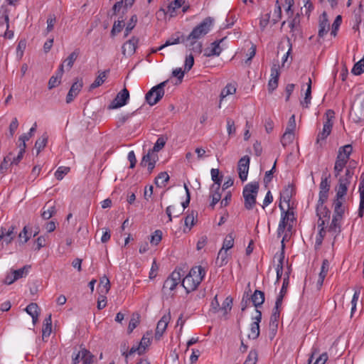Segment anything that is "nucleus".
<instances>
[{
  "label": "nucleus",
  "instance_id": "obj_1",
  "mask_svg": "<svg viewBox=\"0 0 364 364\" xmlns=\"http://www.w3.org/2000/svg\"><path fill=\"white\" fill-rule=\"evenodd\" d=\"M214 19L212 17H206L198 26H196L188 36L183 37L182 43L191 52L200 54L203 50V43L199 41L204 37L213 26Z\"/></svg>",
  "mask_w": 364,
  "mask_h": 364
},
{
  "label": "nucleus",
  "instance_id": "obj_2",
  "mask_svg": "<svg viewBox=\"0 0 364 364\" xmlns=\"http://www.w3.org/2000/svg\"><path fill=\"white\" fill-rule=\"evenodd\" d=\"M205 275V270L201 266H196L191 268L189 273L181 281V285L186 289V293H190L197 289Z\"/></svg>",
  "mask_w": 364,
  "mask_h": 364
},
{
  "label": "nucleus",
  "instance_id": "obj_3",
  "mask_svg": "<svg viewBox=\"0 0 364 364\" xmlns=\"http://www.w3.org/2000/svg\"><path fill=\"white\" fill-rule=\"evenodd\" d=\"M326 120L323 122V127L321 131L318 133L316 140L317 148H322L326 144V139L331 134L333 125V119L335 117V112L332 109H328L325 113Z\"/></svg>",
  "mask_w": 364,
  "mask_h": 364
},
{
  "label": "nucleus",
  "instance_id": "obj_4",
  "mask_svg": "<svg viewBox=\"0 0 364 364\" xmlns=\"http://www.w3.org/2000/svg\"><path fill=\"white\" fill-rule=\"evenodd\" d=\"M259 185L257 181L246 184L243 188L242 196L244 205L247 210H252L256 204V199L259 191Z\"/></svg>",
  "mask_w": 364,
  "mask_h": 364
},
{
  "label": "nucleus",
  "instance_id": "obj_5",
  "mask_svg": "<svg viewBox=\"0 0 364 364\" xmlns=\"http://www.w3.org/2000/svg\"><path fill=\"white\" fill-rule=\"evenodd\" d=\"M354 169L348 167L346 170L344 176H342L338 179V185L336 187V198L338 199H343L346 195L348 186L351 183L353 178Z\"/></svg>",
  "mask_w": 364,
  "mask_h": 364
},
{
  "label": "nucleus",
  "instance_id": "obj_6",
  "mask_svg": "<svg viewBox=\"0 0 364 364\" xmlns=\"http://www.w3.org/2000/svg\"><path fill=\"white\" fill-rule=\"evenodd\" d=\"M168 83V80H165L156 86H154L146 94V102L151 106L157 104L164 95V87Z\"/></svg>",
  "mask_w": 364,
  "mask_h": 364
},
{
  "label": "nucleus",
  "instance_id": "obj_7",
  "mask_svg": "<svg viewBox=\"0 0 364 364\" xmlns=\"http://www.w3.org/2000/svg\"><path fill=\"white\" fill-rule=\"evenodd\" d=\"M182 269H175L165 280L162 291L166 294H170L176 287L181 282Z\"/></svg>",
  "mask_w": 364,
  "mask_h": 364
},
{
  "label": "nucleus",
  "instance_id": "obj_8",
  "mask_svg": "<svg viewBox=\"0 0 364 364\" xmlns=\"http://www.w3.org/2000/svg\"><path fill=\"white\" fill-rule=\"evenodd\" d=\"M325 203L326 202H322L321 203V200L318 199L316 205V215L318 217V226H324L326 221H328L330 219L331 211L324 205Z\"/></svg>",
  "mask_w": 364,
  "mask_h": 364
},
{
  "label": "nucleus",
  "instance_id": "obj_9",
  "mask_svg": "<svg viewBox=\"0 0 364 364\" xmlns=\"http://www.w3.org/2000/svg\"><path fill=\"white\" fill-rule=\"evenodd\" d=\"M129 99V92L127 88H124L119 92L115 98L112 101L109 105V109H117L127 105Z\"/></svg>",
  "mask_w": 364,
  "mask_h": 364
},
{
  "label": "nucleus",
  "instance_id": "obj_10",
  "mask_svg": "<svg viewBox=\"0 0 364 364\" xmlns=\"http://www.w3.org/2000/svg\"><path fill=\"white\" fill-rule=\"evenodd\" d=\"M159 159L157 154L153 151L149 150L148 153L143 156L140 165L141 166H147L149 173L152 172L155 167V164Z\"/></svg>",
  "mask_w": 364,
  "mask_h": 364
},
{
  "label": "nucleus",
  "instance_id": "obj_11",
  "mask_svg": "<svg viewBox=\"0 0 364 364\" xmlns=\"http://www.w3.org/2000/svg\"><path fill=\"white\" fill-rule=\"evenodd\" d=\"M331 175L328 174L326 176H322L321 181L319 185V193H318V199L321 200V203L322 202H326L328 198V192L330 190V181L329 178Z\"/></svg>",
  "mask_w": 364,
  "mask_h": 364
},
{
  "label": "nucleus",
  "instance_id": "obj_12",
  "mask_svg": "<svg viewBox=\"0 0 364 364\" xmlns=\"http://www.w3.org/2000/svg\"><path fill=\"white\" fill-rule=\"evenodd\" d=\"M250 157L248 156H244L238 161V174L240 180L243 182L247 180L249 167H250Z\"/></svg>",
  "mask_w": 364,
  "mask_h": 364
},
{
  "label": "nucleus",
  "instance_id": "obj_13",
  "mask_svg": "<svg viewBox=\"0 0 364 364\" xmlns=\"http://www.w3.org/2000/svg\"><path fill=\"white\" fill-rule=\"evenodd\" d=\"M171 319V314L168 313L167 314L164 315L161 319L158 321L155 332V339L159 341L164 333L165 332L168 323Z\"/></svg>",
  "mask_w": 364,
  "mask_h": 364
},
{
  "label": "nucleus",
  "instance_id": "obj_14",
  "mask_svg": "<svg viewBox=\"0 0 364 364\" xmlns=\"http://www.w3.org/2000/svg\"><path fill=\"white\" fill-rule=\"evenodd\" d=\"M279 75V65L274 63L271 68V77L268 82V90L270 92H272L277 87Z\"/></svg>",
  "mask_w": 364,
  "mask_h": 364
},
{
  "label": "nucleus",
  "instance_id": "obj_15",
  "mask_svg": "<svg viewBox=\"0 0 364 364\" xmlns=\"http://www.w3.org/2000/svg\"><path fill=\"white\" fill-rule=\"evenodd\" d=\"M279 75V65L274 63L271 68V77L268 82V90L270 92H272L277 87Z\"/></svg>",
  "mask_w": 364,
  "mask_h": 364
},
{
  "label": "nucleus",
  "instance_id": "obj_16",
  "mask_svg": "<svg viewBox=\"0 0 364 364\" xmlns=\"http://www.w3.org/2000/svg\"><path fill=\"white\" fill-rule=\"evenodd\" d=\"M279 75V65L274 63L271 68V77L268 82V90L270 92H272L277 87Z\"/></svg>",
  "mask_w": 364,
  "mask_h": 364
},
{
  "label": "nucleus",
  "instance_id": "obj_17",
  "mask_svg": "<svg viewBox=\"0 0 364 364\" xmlns=\"http://www.w3.org/2000/svg\"><path fill=\"white\" fill-rule=\"evenodd\" d=\"M330 30V23L326 11H323L318 19V36L323 38Z\"/></svg>",
  "mask_w": 364,
  "mask_h": 364
},
{
  "label": "nucleus",
  "instance_id": "obj_18",
  "mask_svg": "<svg viewBox=\"0 0 364 364\" xmlns=\"http://www.w3.org/2000/svg\"><path fill=\"white\" fill-rule=\"evenodd\" d=\"M138 42L139 39L136 37L125 42L122 47V54L126 57L132 55L136 51Z\"/></svg>",
  "mask_w": 364,
  "mask_h": 364
},
{
  "label": "nucleus",
  "instance_id": "obj_19",
  "mask_svg": "<svg viewBox=\"0 0 364 364\" xmlns=\"http://www.w3.org/2000/svg\"><path fill=\"white\" fill-rule=\"evenodd\" d=\"M82 86L83 82L82 80H77L75 82H73L66 96V102L68 104L72 102L78 95L79 92L82 88Z\"/></svg>",
  "mask_w": 364,
  "mask_h": 364
},
{
  "label": "nucleus",
  "instance_id": "obj_20",
  "mask_svg": "<svg viewBox=\"0 0 364 364\" xmlns=\"http://www.w3.org/2000/svg\"><path fill=\"white\" fill-rule=\"evenodd\" d=\"M15 229L16 227L14 225H11L8 230L3 227L1 228L0 241L3 240L6 245L11 243L16 236Z\"/></svg>",
  "mask_w": 364,
  "mask_h": 364
},
{
  "label": "nucleus",
  "instance_id": "obj_21",
  "mask_svg": "<svg viewBox=\"0 0 364 364\" xmlns=\"http://www.w3.org/2000/svg\"><path fill=\"white\" fill-rule=\"evenodd\" d=\"M183 37H186V36L181 34L180 32H177L173 36H171L164 44L159 47L156 50H154V52H156L157 50H161L165 47H167L168 46L176 45L180 43H182V39Z\"/></svg>",
  "mask_w": 364,
  "mask_h": 364
},
{
  "label": "nucleus",
  "instance_id": "obj_22",
  "mask_svg": "<svg viewBox=\"0 0 364 364\" xmlns=\"http://www.w3.org/2000/svg\"><path fill=\"white\" fill-rule=\"evenodd\" d=\"M183 3L184 1L183 0H174L168 4L166 11L164 9H160L159 11H163L165 14H169L171 17H173L176 14V10L180 9L183 6Z\"/></svg>",
  "mask_w": 364,
  "mask_h": 364
},
{
  "label": "nucleus",
  "instance_id": "obj_23",
  "mask_svg": "<svg viewBox=\"0 0 364 364\" xmlns=\"http://www.w3.org/2000/svg\"><path fill=\"white\" fill-rule=\"evenodd\" d=\"M359 193H360V204L358 208V216L362 218L364 212V172L360 175V182L359 184Z\"/></svg>",
  "mask_w": 364,
  "mask_h": 364
},
{
  "label": "nucleus",
  "instance_id": "obj_24",
  "mask_svg": "<svg viewBox=\"0 0 364 364\" xmlns=\"http://www.w3.org/2000/svg\"><path fill=\"white\" fill-rule=\"evenodd\" d=\"M295 194L294 186L292 184H288L284 187L282 193H280V198L284 200V202L288 203L289 205V202L292 196Z\"/></svg>",
  "mask_w": 364,
  "mask_h": 364
},
{
  "label": "nucleus",
  "instance_id": "obj_25",
  "mask_svg": "<svg viewBox=\"0 0 364 364\" xmlns=\"http://www.w3.org/2000/svg\"><path fill=\"white\" fill-rule=\"evenodd\" d=\"M63 73H64L63 64H60L58 68V70L56 73V75L52 76L48 81V88L50 90L55 87L56 86H58L60 84V79L63 75Z\"/></svg>",
  "mask_w": 364,
  "mask_h": 364
},
{
  "label": "nucleus",
  "instance_id": "obj_26",
  "mask_svg": "<svg viewBox=\"0 0 364 364\" xmlns=\"http://www.w3.org/2000/svg\"><path fill=\"white\" fill-rule=\"evenodd\" d=\"M281 307L282 306H277V304H275V306L273 309L269 321V326L271 328H272L273 330L277 329L278 322L280 316Z\"/></svg>",
  "mask_w": 364,
  "mask_h": 364
},
{
  "label": "nucleus",
  "instance_id": "obj_27",
  "mask_svg": "<svg viewBox=\"0 0 364 364\" xmlns=\"http://www.w3.org/2000/svg\"><path fill=\"white\" fill-rule=\"evenodd\" d=\"M343 199L335 198L333 206V216H336L343 219L345 213V206L343 205Z\"/></svg>",
  "mask_w": 364,
  "mask_h": 364
},
{
  "label": "nucleus",
  "instance_id": "obj_28",
  "mask_svg": "<svg viewBox=\"0 0 364 364\" xmlns=\"http://www.w3.org/2000/svg\"><path fill=\"white\" fill-rule=\"evenodd\" d=\"M251 301L253 306L257 309L260 307L264 302V293L260 290L256 289L251 296Z\"/></svg>",
  "mask_w": 364,
  "mask_h": 364
},
{
  "label": "nucleus",
  "instance_id": "obj_29",
  "mask_svg": "<svg viewBox=\"0 0 364 364\" xmlns=\"http://www.w3.org/2000/svg\"><path fill=\"white\" fill-rule=\"evenodd\" d=\"M289 274H287L286 277L284 278L282 287L281 288L279 294L276 299L275 304H277V306L282 305L283 299H284V296H285V294H287V287H288L289 282Z\"/></svg>",
  "mask_w": 364,
  "mask_h": 364
},
{
  "label": "nucleus",
  "instance_id": "obj_30",
  "mask_svg": "<svg viewBox=\"0 0 364 364\" xmlns=\"http://www.w3.org/2000/svg\"><path fill=\"white\" fill-rule=\"evenodd\" d=\"M56 212L55 205L50 201L46 203L42 209L41 216L44 220L50 219Z\"/></svg>",
  "mask_w": 364,
  "mask_h": 364
},
{
  "label": "nucleus",
  "instance_id": "obj_31",
  "mask_svg": "<svg viewBox=\"0 0 364 364\" xmlns=\"http://www.w3.org/2000/svg\"><path fill=\"white\" fill-rule=\"evenodd\" d=\"M307 89L305 92V97L303 101L301 102V105L303 107L308 108L311 104V84L312 81L311 77L308 78Z\"/></svg>",
  "mask_w": 364,
  "mask_h": 364
},
{
  "label": "nucleus",
  "instance_id": "obj_32",
  "mask_svg": "<svg viewBox=\"0 0 364 364\" xmlns=\"http://www.w3.org/2000/svg\"><path fill=\"white\" fill-rule=\"evenodd\" d=\"M211 178L213 181L214 183L211 186L213 188L218 189L220 188L221 183L223 181V176L220 175L219 169L218 168H212L210 171Z\"/></svg>",
  "mask_w": 364,
  "mask_h": 364
},
{
  "label": "nucleus",
  "instance_id": "obj_33",
  "mask_svg": "<svg viewBox=\"0 0 364 364\" xmlns=\"http://www.w3.org/2000/svg\"><path fill=\"white\" fill-rule=\"evenodd\" d=\"M225 38H223L219 41H215L211 43V49L209 53H205V55L207 57H210L213 55L218 56L222 52V48L220 46L221 42H223Z\"/></svg>",
  "mask_w": 364,
  "mask_h": 364
},
{
  "label": "nucleus",
  "instance_id": "obj_34",
  "mask_svg": "<svg viewBox=\"0 0 364 364\" xmlns=\"http://www.w3.org/2000/svg\"><path fill=\"white\" fill-rule=\"evenodd\" d=\"M210 197L212 198V201L210 204V206L212 208H214L215 205L221 199V191L220 188L218 189L213 188V186L210 187Z\"/></svg>",
  "mask_w": 364,
  "mask_h": 364
},
{
  "label": "nucleus",
  "instance_id": "obj_35",
  "mask_svg": "<svg viewBox=\"0 0 364 364\" xmlns=\"http://www.w3.org/2000/svg\"><path fill=\"white\" fill-rule=\"evenodd\" d=\"M352 151H353L352 146L350 144H347V145L341 146L338 149L337 156H341V159L348 161Z\"/></svg>",
  "mask_w": 364,
  "mask_h": 364
},
{
  "label": "nucleus",
  "instance_id": "obj_36",
  "mask_svg": "<svg viewBox=\"0 0 364 364\" xmlns=\"http://www.w3.org/2000/svg\"><path fill=\"white\" fill-rule=\"evenodd\" d=\"M80 54L79 49H75L73 52H72L68 57L64 60L62 64H65L66 67L68 70L71 69L73 66L75 61L77 60L78 55Z\"/></svg>",
  "mask_w": 364,
  "mask_h": 364
},
{
  "label": "nucleus",
  "instance_id": "obj_37",
  "mask_svg": "<svg viewBox=\"0 0 364 364\" xmlns=\"http://www.w3.org/2000/svg\"><path fill=\"white\" fill-rule=\"evenodd\" d=\"M294 139V132L286 130L281 138V143L284 147L289 145Z\"/></svg>",
  "mask_w": 364,
  "mask_h": 364
},
{
  "label": "nucleus",
  "instance_id": "obj_38",
  "mask_svg": "<svg viewBox=\"0 0 364 364\" xmlns=\"http://www.w3.org/2000/svg\"><path fill=\"white\" fill-rule=\"evenodd\" d=\"M101 294H106L110 289V282L107 277L104 276L100 279V282L98 287Z\"/></svg>",
  "mask_w": 364,
  "mask_h": 364
},
{
  "label": "nucleus",
  "instance_id": "obj_39",
  "mask_svg": "<svg viewBox=\"0 0 364 364\" xmlns=\"http://www.w3.org/2000/svg\"><path fill=\"white\" fill-rule=\"evenodd\" d=\"M48 136L46 133H44L40 138H38L35 144V147L38 154L42 149L45 148L47 144Z\"/></svg>",
  "mask_w": 364,
  "mask_h": 364
},
{
  "label": "nucleus",
  "instance_id": "obj_40",
  "mask_svg": "<svg viewBox=\"0 0 364 364\" xmlns=\"http://www.w3.org/2000/svg\"><path fill=\"white\" fill-rule=\"evenodd\" d=\"M287 237V233L284 235L282 240V252L279 255V259L278 264L276 267V272H283V264H284V240H286Z\"/></svg>",
  "mask_w": 364,
  "mask_h": 364
},
{
  "label": "nucleus",
  "instance_id": "obj_41",
  "mask_svg": "<svg viewBox=\"0 0 364 364\" xmlns=\"http://www.w3.org/2000/svg\"><path fill=\"white\" fill-rule=\"evenodd\" d=\"M169 180V176L166 172H161L155 178V184L158 187H163Z\"/></svg>",
  "mask_w": 364,
  "mask_h": 364
},
{
  "label": "nucleus",
  "instance_id": "obj_42",
  "mask_svg": "<svg viewBox=\"0 0 364 364\" xmlns=\"http://www.w3.org/2000/svg\"><path fill=\"white\" fill-rule=\"evenodd\" d=\"M140 322V315L138 313L132 314L128 326V333H131Z\"/></svg>",
  "mask_w": 364,
  "mask_h": 364
},
{
  "label": "nucleus",
  "instance_id": "obj_43",
  "mask_svg": "<svg viewBox=\"0 0 364 364\" xmlns=\"http://www.w3.org/2000/svg\"><path fill=\"white\" fill-rule=\"evenodd\" d=\"M235 236L233 232H230L224 239L222 248L225 250H228L234 246Z\"/></svg>",
  "mask_w": 364,
  "mask_h": 364
},
{
  "label": "nucleus",
  "instance_id": "obj_44",
  "mask_svg": "<svg viewBox=\"0 0 364 364\" xmlns=\"http://www.w3.org/2000/svg\"><path fill=\"white\" fill-rule=\"evenodd\" d=\"M107 77V72L104 71L100 73V75L96 77L95 81L90 85V90H94L98 87H100L101 85L103 84L105 79Z\"/></svg>",
  "mask_w": 364,
  "mask_h": 364
},
{
  "label": "nucleus",
  "instance_id": "obj_45",
  "mask_svg": "<svg viewBox=\"0 0 364 364\" xmlns=\"http://www.w3.org/2000/svg\"><path fill=\"white\" fill-rule=\"evenodd\" d=\"M236 87L235 85L232 84H228L220 92V102L226 97L229 95H232L235 93Z\"/></svg>",
  "mask_w": 364,
  "mask_h": 364
},
{
  "label": "nucleus",
  "instance_id": "obj_46",
  "mask_svg": "<svg viewBox=\"0 0 364 364\" xmlns=\"http://www.w3.org/2000/svg\"><path fill=\"white\" fill-rule=\"evenodd\" d=\"M232 301L233 299L231 296H228L223 302L220 311H223L224 316L227 315L232 309Z\"/></svg>",
  "mask_w": 364,
  "mask_h": 364
},
{
  "label": "nucleus",
  "instance_id": "obj_47",
  "mask_svg": "<svg viewBox=\"0 0 364 364\" xmlns=\"http://www.w3.org/2000/svg\"><path fill=\"white\" fill-rule=\"evenodd\" d=\"M217 262L220 267H223L228 262V250L220 249L217 257Z\"/></svg>",
  "mask_w": 364,
  "mask_h": 364
},
{
  "label": "nucleus",
  "instance_id": "obj_48",
  "mask_svg": "<svg viewBox=\"0 0 364 364\" xmlns=\"http://www.w3.org/2000/svg\"><path fill=\"white\" fill-rule=\"evenodd\" d=\"M93 355L87 349L82 348L81 350V360L83 364H92L93 362Z\"/></svg>",
  "mask_w": 364,
  "mask_h": 364
},
{
  "label": "nucleus",
  "instance_id": "obj_49",
  "mask_svg": "<svg viewBox=\"0 0 364 364\" xmlns=\"http://www.w3.org/2000/svg\"><path fill=\"white\" fill-rule=\"evenodd\" d=\"M341 220H342L341 218L333 215V218L331 220V223L329 226L328 230L333 231L335 232H341L340 222Z\"/></svg>",
  "mask_w": 364,
  "mask_h": 364
},
{
  "label": "nucleus",
  "instance_id": "obj_50",
  "mask_svg": "<svg viewBox=\"0 0 364 364\" xmlns=\"http://www.w3.org/2000/svg\"><path fill=\"white\" fill-rule=\"evenodd\" d=\"M167 138H165L164 136H160L157 139L156 143L154 144V146L152 149H149L150 151H153L154 153H156L159 151L161 149H162L166 142Z\"/></svg>",
  "mask_w": 364,
  "mask_h": 364
},
{
  "label": "nucleus",
  "instance_id": "obj_51",
  "mask_svg": "<svg viewBox=\"0 0 364 364\" xmlns=\"http://www.w3.org/2000/svg\"><path fill=\"white\" fill-rule=\"evenodd\" d=\"M259 336V325L257 323H252L250 325V333L248 338L250 339H257Z\"/></svg>",
  "mask_w": 364,
  "mask_h": 364
},
{
  "label": "nucleus",
  "instance_id": "obj_52",
  "mask_svg": "<svg viewBox=\"0 0 364 364\" xmlns=\"http://www.w3.org/2000/svg\"><path fill=\"white\" fill-rule=\"evenodd\" d=\"M124 26V22L123 19L114 21L112 28L111 30V36L113 37L117 33H120Z\"/></svg>",
  "mask_w": 364,
  "mask_h": 364
},
{
  "label": "nucleus",
  "instance_id": "obj_53",
  "mask_svg": "<svg viewBox=\"0 0 364 364\" xmlns=\"http://www.w3.org/2000/svg\"><path fill=\"white\" fill-rule=\"evenodd\" d=\"M151 333L146 332V333L143 336V337L139 344L140 348H141V350L144 349V352L145 351L146 348L151 343Z\"/></svg>",
  "mask_w": 364,
  "mask_h": 364
},
{
  "label": "nucleus",
  "instance_id": "obj_54",
  "mask_svg": "<svg viewBox=\"0 0 364 364\" xmlns=\"http://www.w3.org/2000/svg\"><path fill=\"white\" fill-rule=\"evenodd\" d=\"M11 156H12V153L10 152L7 156H6L4 158V160L0 165V173H4L7 171L9 166L10 165V163L11 161Z\"/></svg>",
  "mask_w": 364,
  "mask_h": 364
},
{
  "label": "nucleus",
  "instance_id": "obj_55",
  "mask_svg": "<svg viewBox=\"0 0 364 364\" xmlns=\"http://www.w3.org/2000/svg\"><path fill=\"white\" fill-rule=\"evenodd\" d=\"M137 22V16L136 15H132L129 23H127L125 32H124V36L127 37L129 33L132 31V30L135 27L136 23Z\"/></svg>",
  "mask_w": 364,
  "mask_h": 364
},
{
  "label": "nucleus",
  "instance_id": "obj_56",
  "mask_svg": "<svg viewBox=\"0 0 364 364\" xmlns=\"http://www.w3.org/2000/svg\"><path fill=\"white\" fill-rule=\"evenodd\" d=\"M30 267H31V266L26 265V266L23 267L22 268H20L17 270H14L13 272V275L16 278V280L25 277L28 274V269Z\"/></svg>",
  "mask_w": 364,
  "mask_h": 364
},
{
  "label": "nucleus",
  "instance_id": "obj_57",
  "mask_svg": "<svg viewBox=\"0 0 364 364\" xmlns=\"http://www.w3.org/2000/svg\"><path fill=\"white\" fill-rule=\"evenodd\" d=\"M162 239V232L160 230H156L151 235L150 242L154 245H157Z\"/></svg>",
  "mask_w": 364,
  "mask_h": 364
},
{
  "label": "nucleus",
  "instance_id": "obj_58",
  "mask_svg": "<svg viewBox=\"0 0 364 364\" xmlns=\"http://www.w3.org/2000/svg\"><path fill=\"white\" fill-rule=\"evenodd\" d=\"M279 208L282 211L281 215H287V216H285V221H287V223L289 220L291 222H293V220L294 219L293 211L290 210L289 209L287 210H285L281 203L279 204Z\"/></svg>",
  "mask_w": 364,
  "mask_h": 364
},
{
  "label": "nucleus",
  "instance_id": "obj_59",
  "mask_svg": "<svg viewBox=\"0 0 364 364\" xmlns=\"http://www.w3.org/2000/svg\"><path fill=\"white\" fill-rule=\"evenodd\" d=\"M56 22V18L54 14L49 15L47 18V28L46 29V36L48 33L53 31L55 23Z\"/></svg>",
  "mask_w": 364,
  "mask_h": 364
},
{
  "label": "nucleus",
  "instance_id": "obj_60",
  "mask_svg": "<svg viewBox=\"0 0 364 364\" xmlns=\"http://www.w3.org/2000/svg\"><path fill=\"white\" fill-rule=\"evenodd\" d=\"M25 311L31 316L35 314H39V307L36 303H31L28 304L25 309Z\"/></svg>",
  "mask_w": 364,
  "mask_h": 364
},
{
  "label": "nucleus",
  "instance_id": "obj_61",
  "mask_svg": "<svg viewBox=\"0 0 364 364\" xmlns=\"http://www.w3.org/2000/svg\"><path fill=\"white\" fill-rule=\"evenodd\" d=\"M31 237V234L28 232L27 227L24 226L23 230L18 234V240L21 244H24L28 241Z\"/></svg>",
  "mask_w": 364,
  "mask_h": 364
},
{
  "label": "nucleus",
  "instance_id": "obj_62",
  "mask_svg": "<svg viewBox=\"0 0 364 364\" xmlns=\"http://www.w3.org/2000/svg\"><path fill=\"white\" fill-rule=\"evenodd\" d=\"M257 360V352L255 350H251L246 358L244 364H256Z\"/></svg>",
  "mask_w": 364,
  "mask_h": 364
},
{
  "label": "nucleus",
  "instance_id": "obj_63",
  "mask_svg": "<svg viewBox=\"0 0 364 364\" xmlns=\"http://www.w3.org/2000/svg\"><path fill=\"white\" fill-rule=\"evenodd\" d=\"M70 171V168L66 166H60L55 173V176L58 180H62L65 175Z\"/></svg>",
  "mask_w": 364,
  "mask_h": 364
},
{
  "label": "nucleus",
  "instance_id": "obj_64",
  "mask_svg": "<svg viewBox=\"0 0 364 364\" xmlns=\"http://www.w3.org/2000/svg\"><path fill=\"white\" fill-rule=\"evenodd\" d=\"M194 64V58L193 54H189L186 55L184 63V70L186 72H188L193 67Z\"/></svg>",
  "mask_w": 364,
  "mask_h": 364
}]
</instances>
